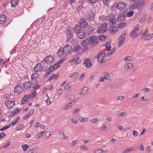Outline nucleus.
<instances>
[{"label":"nucleus","instance_id":"22","mask_svg":"<svg viewBox=\"0 0 153 153\" xmlns=\"http://www.w3.org/2000/svg\"><path fill=\"white\" fill-rule=\"evenodd\" d=\"M30 96L26 95L24 96L22 99L21 102L22 104H25L29 99Z\"/></svg>","mask_w":153,"mask_h":153},{"label":"nucleus","instance_id":"2","mask_svg":"<svg viewBox=\"0 0 153 153\" xmlns=\"http://www.w3.org/2000/svg\"><path fill=\"white\" fill-rule=\"evenodd\" d=\"M54 60V58L53 56L51 55L46 56L42 61L43 67L46 66V65H50Z\"/></svg>","mask_w":153,"mask_h":153},{"label":"nucleus","instance_id":"60","mask_svg":"<svg viewBox=\"0 0 153 153\" xmlns=\"http://www.w3.org/2000/svg\"><path fill=\"white\" fill-rule=\"evenodd\" d=\"M71 84H68L65 86L64 90H68L69 88L71 87Z\"/></svg>","mask_w":153,"mask_h":153},{"label":"nucleus","instance_id":"36","mask_svg":"<svg viewBox=\"0 0 153 153\" xmlns=\"http://www.w3.org/2000/svg\"><path fill=\"white\" fill-rule=\"evenodd\" d=\"M106 20L107 21H110L112 19V18H114L110 14H108L106 16Z\"/></svg>","mask_w":153,"mask_h":153},{"label":"nucleus","instance_id":"8","mask_svg":"<svg viewBox=\"0 0 153 153\" xmlns=\"http://www.w3.org/2000/svg\"><path fill=\"white\" fill-rule=\"evenodd\" d=\"M95 17V14L92 11L87 13L86 18L89 21H92Z\"/></svg>","mask_w":153,"mask_h":153},{"label":"nucleus","instance_id":"11","mask_svg":"<svg viewBox=\"0 0 153 153\" xmlns=\"http://www.w3.org/2000/svg\"><path fill=\"white\" fill-rule=\"evenodd\" d=\"M43 67V66H42L41 64L38 63L35 65L33 69L36 72H39L40 71H42Z\"/></svg>","mask_w":153,"mask_h":153},{"label":"nucleus","instance_id":"37","mask_svg":"<svg viewBox=\"0 0 153 153\" xmlns=\"http://www.w3.org/2000/svg\"><path fill=\"white\" fill-rule=\"evenodd\" d=\"M134 13V12L133 11L131 10L128 12L127 14V17H130L132 16Z\"/></svg>","mask_w":153,"mask_h":153},{"label":"nucleus","instance_id":"33","mask_svg":"<svg viewBox=\"0 0 153 153\" xmlns=\"http://www.w3.org/2000/svg\"><path fill=\"white\" fill-rule=\"evenodd\" d=\"M17 111H14L11 112L9 117H11L19 113L20 111V109H17Z\"/></svg>","mask_w":153,"mask_h":153},{"label":"nucleus","instance_id":"58","mask_svg":"<svg viewBox=\"0 0 153 153\" xmlns=\"http://www.w3.org/2000/svg\"><path fill=\"white\" fill-rule=\"evenodd\" d=\"M63 90L62 88L59 89L57 90V93L59 95H60L62 93Z\"/></svg>","mask_w":153,"mask_h":153},{"label":"nucleus","instance_id":"43","mask_svg":"<svg viewBox=\"0 0 153 153\" xmlns=\"http://www.w3.org/2000/svg\"><path fill=\"white\" fill-rule=\"evenodd\" d=\"M126 66L128 69H130L133 68V65L132 63H127Z\"/></svg>","mask_w":153,"mask_h":153},{"label":"nucleus","instance_id":"12","mask_svg":"<svg viewBox=\"0 0 153 153\" xmlns=\"http://www.w3.org/2000/svg\"><path fill=\"white\" fill-rule=\"evenodd\" d=\"M23 91V89L22 87L19 85L16 86L14 89V92L16 93H17L18 94L22 92Z\"/></svg>","mask_w":153,"mask_h":153},{"label":"nucleus","instance_id":"35","mask_svg":"<svg viewBox=\"0 0 153 153\" xmlns=\"http://www.w3.org/2000/svg\"><path fill=\"white\" fill-rule=\"evenodd\" d=\"M153 37V33L151 34H149L146 36V37L145 39V40H149L151 38Z\"/></svg>","mask_w":153,"mask_h":153},{"label":"nucleus","instance_id":"19","mask_svg":"<svg viewBox=\"0 0 153 153\" xmlns=\"http://www.w3.org/2000/svg\"><path fill=\"white\" fill-rule=\"evenodd\" d=\"M115 49L114 48L112 49L111 51V53H100L101 56L103 57H107L109 56L110 55H111L115 51Z\"/></svg>","mask_w":153,"mask_h":153},{"label":"nucleus","instance_id":"24","mask_svg":"<svg viewBox=\"0 0 153 153\" xmlns=\"http://www.w3.org/2000/svg\"><path fill=\"white\" fill-rule=\"evenodd\" d=\"M81 27L80 25H77L76 26H75L73 28V30L74 32L76 33L79 31H80L81 30Z\"/></svg>","mask_w":153,"mask_h":153},{"label":"nucleus","instance_id":"25","mask_svg":"<svg viewBox=\"0 0 153 153\" xmlns=\"http://www.w3.org/2000/svg\"><path fill=\"white\" fill-rule=\"evenodd\" d=\"M81 48L79 46L76 45L74 47L73 51L75 52H77V53H79L80 51Z\"/></svg>","mask_w":153,"mask_h":153},{"label":"nucleus","instance_id":"4","mask_svg":"<svg viewBox=\"0 0 153 153\" xmlns=\"http://www.w3.org/2000/svg\"><path fill=\"white\" fill-rule=\"evenodd\" d=\"M127 4L126 3L124 2L121 1L117 4H114L111 7L112 8L116 7L118 10L121 11L124 10Z\"/></svg>","mask_w":153,"mask_h":153},{"label":"nucleus","instance_id":"59","mask_svg":"<svg viewBox=\"0 0 153 153\" xmlns=\"http://www.w3.org/2000/svg\"><path fill=\"white\" fill-rule=\"evenodd\" d=\"M71 122L74 123L75 124H77L78 123V120L72 118L70 120Z\"/></svg>","mask_w":153,"mask_h":153},{"label":"nucleus","instance_id":"15","mask_svg":"<svg viewBox=\"0 0 153 153\" xmlns=\"http://www.w3.org/2000/svg\"><path fill=\"white\" fill-rule=\"evenodd\" d=\"M63 49L65 51V52L66 53V54H67L70 52L72 50V47L69 45H67L65 46Z\"/></svg>","mask_w":153,"mask_h":153},{"label":"nucleus","instance_id":"7","mask_svg":"<svg viewBox=\"0 0 153 153\" xmlns=\"http://www.w3.org/2000/svg\"><path fill=\"white\" fill-rule=\"evenodd\" d=\"M107 23L103 24H102L99 28L97 30V32L102 33L105 32L107 30Z\"/></svg>","mask_w":153,"mask_h":153},{"label":"nucleus","instance_id":"3","mask_svg":"<svg viewBox=\"0 0 153 153\" xmlns=\"http://www.w3.org/2000/svg\"><path fill=\"white\" fill-rule=\"evenodd\" d=\"M145 2L143 0H139L136 3H134V4L130 7V9L133 10L134 9L140 8V7H142L145 5Z\"/></svg>","mask_w":153,"mask_h":153},{"label":"nucleus","instance_id":"23","mask_svg":"<svg viewBox=\"0 0 153 153\" xmlns=\"http://www.w3.org/2000/svg\"><path fill=\"white\" fill-rule=\"evenodd\" d=\"M86 30V31L88 34H91L93 32L94 30L92 26L89 25L88 27Z\"/></svg>","mask_w":153,"mask_h":153},{"label":"nucleus","instance_id":"38","mask_svg":"<svg viewBox=\"0 0 153 153\" xmlns=\"http://www.w3.org/2000/svg\"><path fill=\"white\" fill-rule=\"evenodd\" d=\"M22 147L24 151H26L28 148V146L27 144L22 145Z\"/></svg>","mask_w":153,"mask_h":153},{"label":"nucleus","instance_id":"49","mask_svg":"<svg viewBox=\"0 0 153 153\" xmlns=\"http://www.w3.org/2000/svg\"><path fill=\"white\" fill-rule=\"evenodd\" d=\"M36 148H37V147H36L33 148L32 149H31L28 150L27 151V152L28 153H33L34 150L36 149Z\"/></svg>","mask_w":153,"mask_h":153},{"label":"nucleus","instance_id":"21","mask_svg":"<svg viewBox=\"0 0 153 153\" xmlns=\"http://www.w3.org/2000/svg\"><path fill=\"white\" fill-rule=\"evenodd\" d=\"M56 54L57 56L59 57H61L63 54H66V53L65 52V51L63 50V49L61 48L58 50Z\"/></svg>","mask_w":153,"mask_h":153},{"label":"nucleus","instance_id":"18","mask_svg":"<svg viewBox=\"0 0 153 153\" xmlns=\"http://www.w3.org/2000/svg\"><path fill=\"white\" fill-rule=\"evenodd\" d=\"M66 31L68 33V39H70L73 37V32L68 27L67 28Z\"/></svg>","mask_w":153,"mask_h":153},{"label":"nucleus","instance_id":"1","mask_svg":"<svg viewBox=\"0 0 153 153\" xmlns=\"http://www.w3.org/2000/svg\"><path fill=\"white\" fill-rule=\"evenodd\" d=\"M99 41L98 38L95 36H92L87 38L82 42V45L83 46H86L89 44L92 46L96 45L98 43Z\"/></svg>","mask_w":153,"mask_h":153},{"label":"nucleus","instance_id":"47","mask_svg":"<svg viewBox=\"0 0 153 153\" xmlns=\"http://www.w3.org/2000/svg\"><path fill=\"white\" fill-rule=\"evenodd\" d=\"M127 33V31L126 30H125L122 33L121 35L120 36L121 37V38H124V39H125L126 35Z\"/></svg>","mask_w":153,"mask_h":153},{"label":"nucleus","instance_id":"29","mask_svg":"<svg viewBox=\"0 0 153 153\" xmlns=\"http://www.w3.org/2000/svg\"><path fill=\"white\" fill-rule=\"evenodd\" d=\"M19 0H12L11 4L12 7H15L18 4Z\"/></svg>","mask_w":153,"mask_h":153},{"label":"nucleus","instance_id":"63","mask_svg":"<svg viewBox=\"0 0 153 153\" xmlns=\"http://www.w3.org/2000/svg\"><path fill=\"white\" fill-rule=\"evenodd\" d=\"M77 143V141L76 140L73 141L71 143V146L72 147L75 146Z\"/></svg>","mask_w":153,"mask_h":153},{"label":"nucleus","instance_id":"16","mask_svg":"<svg viewBox=\"0 0 153 153\" xmlns=\"http://www.w3.org/2000/svg\"><path fill=\"white\" fill-rule=\"evenodd\" d=\"M78 37L80 39L84 38L85 36V33L83 30H81L80 31L76 33Z\"/></svg>","mask_w":153,"mask_h":153},{"label":"nucleus","instance_id":"56","mask_svg":"<svg viewBox=\"0 0 153 153\" xmlns=\"http://www.w3.org/2000/svg\"><path fill=\"white\" fill-rule=\"evenodd\" d=\"M20 118L19 117H18L17 118V119L16 120H15L14 122L12 123V125L13 126H14L15 124L17 123L19 121V120H20Z\"/></svg>","mask_w":153,"mask_h":153},{"label":"nucleus","instance_id":"64","mask_svg":"<svg viewBox=\"0 0 153 153\" xmlns=\"http://www.w3.org/2000/svg\"><path fill=\"white\" fill-rule=\"evenodd\" d=\"M103 150L102 149H99L95 150V153H102Z\"/></svg>","mask_w":153,"mask_h":153},{"label":"nucleus","instance_id":"42","mask_svg":"<svg viewBox=\"0 0 153 153\" xmlns=\"http://www.w3.org/2000/svg\"><path fill=\"white\" fill-rule=\"evenodd\" d=\"M79 120H80V122H86L88 120V118H83V117H80L79 118Z\"/></svg>","mask_w":153,"mask_h":153},{"label":"nucleus","instance_id":"34","mask_svg":"<svg viewBox=\"0 0 153 153\" xmlns=\"http://www.w3.org/2000/svg\"><path fill=\"white\" fill-rule=\"evenodd\" d=\"M79 59V57H75L71 59L70 62L71 63H76Z\"/></svg>","mask_w":153,"mask_h":153},{"label":"nucleus","instance_id":"6","mask_svg":"<svg viewBox=\"0 0 153 153\" xmlns=\"http://www.w3.org/2000/svg\"><path fill=\"white\" fill-rule=\"evenodd\" d=\"M139 26L138 25L136 26L133 29L130 35V36L133 39L137 37V32L139 31Z\"/></svg>","mask_w":153,"mask_h":153},{"label":"nucleus","instance_id":"31","mask_svg":"<svg viewBox=\"0 0 153 153\" xmlns=\"http://www.w3.org/2000/svg\"><path fill=\"white\" fill-rule=\"evenodd\" d=\"M88 88L87 87H84L82 90L81 93L80 94V95L85 94L88 90Z\"/></svg>","mask_w":153,"mask_h":153},{"label":"nucleus","instance_id":"10","mask_svg":"<svg viewBox=\"0 0 153 153\" xmlns=\"http://www.w3.org/2000/svg\"><path fill=\"white\" fill-rule=\"evenodd\" d=\"M83 64H85V66L87 68H90L92 66L91 61L88 58L84 59L83 62Z\"/></svg>","mask_w":153,"mask_h":153},{"label":"nucleus","instance_id":"26","mask_svg":"<svg viewBox=\"0 0 153 153\" xmlns=\"http://www.w3.org/2000/svg\"><path fill=\"white\" fill-rule=\"evenodd\" d=\"M125 39H124V38L120 37L118 40V47H120L123 44Z\"/></svg>","mask_w":153,"mask_h":153},{"label":"nucleus","instance_id":"5","mask_svg":"<svg viewBox=\"0 0 153 153\" xmlns=\"http://www.w3.org/2000/svg\"><path fill=\"white\" fill-rule=\"evenodd\" d=\"M126 10L121 12L118 16L117 20L119 22H121L124 20L125 19L126 13Z\"/></svg>","mask_w":153,"mask_h":153},{"label":"nucleus","instance_id":"28","mask_svg":"<svg viewBox=\"0 0 153 153\" xmlns=\"http://www.w3.org/2000/svg\"><path fill=\"white\" fill-rule=\"evenodd\" d=\"M58 133L60 135V137L63 139H65L66 138V136L62 130H59L58 131Z\"/></svg>","mask_w":153,"mask_h":153},{"label":"nucleus","instance_id":"41","mask_svg":"<svg viewBox=\"0 0 153 153\" xmlns=\"http://www.w3.org/2000/svg\"><path fill=\"white\" fill-rule=\"evenodd\" d=\"M106 36L104 35H102L99 36V40L101 41L104 40Z\"/></svg>","mask_w":153,"mask_h":153},{"label":"nucleus","instance_id":"9","mask_svg":"<svg viewBox=\"0 0 153 153\" xmlns=\"http://www.w3.org/2000/svg\"><path fill=\"white\" fill-rule=\"evenodd\" d=\"M79 24L82 29L85 28L88 25V23L86 22V20L85 18H83L81 19L79 22Z\"/></svg>","mask_w":153,"mask_h":153},{"label":"nucleus","instance_id":"14","mask_svg":"<svg viewBox=\"0 0 153 153\" xmlns=\"http://www.w3.org/2000/svg\"><path fill=\"white\" fill-rule=\"evenodd\" d=\"M7 19V16L4 14L0 16V25L4 24L6 22Z\"/></svg>","mask_w":153,"mask_h":153},{"label":"nucleus","instance_id":"62","mask_svg":"<svg viewBox=\"0 0 153 153\" xmlns=\"http://www.w3.org/2000/svg\"><path fill=\"white\" fill-rule=\"evenodd\" d=\"M138 149L140 151H143L144 150V147L143 144L141 143L140 146L139 147Z\"/></svg>","mask_w":153,"mask_h":153},{"label":"nucleus","instance_id":"51","mask_svg":"<svg viewBox=\"0 0 153 153\" xmlns=\"http://www.w3.org/2000/svg\"><path fill=\"white\" fill-rule=\"evenodd\" d=\"M105 78L106 80H110V76L108 73L105 75Z\"/></svg>","mask_w":153,"mask_h":153},{"label":"nucleus","instance_id":"57","mask_svg":"<svg viewBox=\"0 0 153 153\" xmlns=\"http://www.w3.org/2000/svg\"><path fill=\"white\" fill-rule=\"evenodd\" d=\"M51 72H51V71H50L48 70L46 73L44 77L45 78H46L50 74Z\"/></svg>","mask_w":153,"mask_h":153},{"label":"nucleus","instance_id":"53","mask_svg":"<svg viewBox=\"0 0 153 153\" xmlns=\"http://www.w3.org/2000/svg\"><path fill=\"white\" fill-rule=\"evenodd\" d=\"M23 126H24L23 124L20 125L16 128V130H19L22 129Z\"/></svg>","mask_w":153,"mask_h":153},{"label":"nucleus","instance_id":"55","mask_svg":"<svg viewBox=\"0 0 153 153\" xmlns=\"http://www.w3.org/2000/svg\"><path fill=\"white\" fill-rule=\"evenodd\" d=\"M126 114V113H125L124 112H120V113H118L117 114V115L118 117H124L125 116V114Z\"/></svg>","mask_w":153,"mask_h":153},{"label":"nucleus","instance_id":"13","mask_svg":"<svg viewBox=\"0 0 153 153\" xmlns=\"http://www.w3.org/2000/svg\"><path fill=\"white\" fill-rule=\"evenodd\" d=\"M5 104L8 108H10L13 107L15 105V102L13 101H6Z\"/></svg>","mask_w":153,"mask_h":153},{"label":"nucleus","instance_id":"20","mask_svg":"<svg viewBox=\"0 0 153 153\" xmlns=\"http://www.w3.org/2000/svg\"><path fill=\"white\" fill-rule=\"evenodd\" d=\"M23 86L25 89L26 90L28 88H30L31 85L30 82H26L23 84Z\"/></svg>","mask_w":153,"mask_h":153},{"label":"nucleus","instance_id":"50","mask_svg":"<svg viewBox=\"0 0 153 153\" xmlns=\"http://www.w3.org/2000/svg\"><path fill=\"white\" fill-rule=\"evenodd\" d=\"M99 19L100 20L104 21L105 20H106V18L105 16L102 15L101 16H100Z\"/></svg>","mask_w":153,"mask_h":153},{"label":"nucleus","instance_id":"27","mask_svg":"<svg viewBox=\"0 0 153 153\" xmlns=\"http://www.w3.org/2000/svg\"><path fill=\"white\" fill-rule=\"evenodd\" d=\"M126 25L127 24L126 22H122L119 23L117 25V27L119 29H120L126 26Z\"/></svg>","mask_w":153,"mask_h":153},{"label":"nucleus","instance_id":"30","mask_svg":"<svg viewBox=\"0 0 153 153\" xmlns=\"http://www.w3.org/2000/svg\"><path fill=\"white\" fill-rule=\"evenodd\" d=\"M110 22L109 23V25H110V27L113 26V25H114L116 24V21L114 18H112L111 20L110 21Z\"/></svg>","mask_w":153,"mask_h":153},{"label":"nucleus","instance_id":"52","mask_svg":"<svg viewBox=\"0 0 153 153\" xmlns=\"http://www.w3.org/2000/svg\"><path fill=\"white\" fill-rule=\"evenodd\" d=\"M132 149V148H127L124 150L123 153H127L130 151Z\"/></svg>","mask_w":153,"mask_h":153},{"label":"nucleus","instance_id":"48","mask_svg":"<svg viewBox=\"0 0 153 153\" xmlns=\"http://www.w3.org/2000/svg\"><path fill=\"white\" fill-rule=\"evenodd\" d=\"M71 105H68V104H65L63 107V109L66 110L70 108Z\"/></svg>","mask_w":153,"mask_h":153},{"label":"nucleus","instance_id":"54","mask_svg":"<svg viewBox=\"0 0 153 153\" xmlns=\"http://www.w3.org/2000/svg\"><path fill=\"white\" fill-rule=\"evenodd\" d=\"M80 148L81 149L83 150H87L88 149V148L85 145L81 146Z\"/></svg>","mask_w":153,"mask_h":153},{"label":"nucleus","instance_id":"32","mask_svg":"<svg viewBox=\"0 0 153 153\" xmlns=\"http://www.w3.org/2000/svg\"><path fill=\"white\" fill-rule=\"evenodd\" d=\"M37 74H33L31 77V80L32 81H36V82H37Z\"/></svg>","mask_w":153,"mask_h":153},{"label":"nucleus","instance_id":"46","mask_svg":"<svg viewBox=\"0 0 153 153\" xmlns=\"http://www.w3.org/2000/svg\"><path fill=\"white\" fill-rule=\"evenodd\" d=\"M100 130L106 131V127L105 124L103 123L102 126L100 127Z\"/></svg>","mask_w":153,"mask_h":153},{"label":"nucleus","instance_id":"40","mask_svg":"<svg viewBox=\"0 0 153 153\" xmlns=\"http://www.w3.org/2000/svg\"><path fill=\"white\" fill-rule=\"evenodd\" d=\"M79 74L76 72L75 73L73 74H72L71 77L73 79H75L79 76Z\"/></svg>","mask_w":153,"mask_h":153},{"label":"nucleus","instance_id":"39","mask_svg":"<svg viewBox=\"0 0 153 153\" xmlns=\"http://www.w3.org/2000/svg\"><path fill=\"white\" fill-rule=\"evenodd\" d=\"M43 133L44 134V136L46 137H49L51 134V132L50 131H48L45 133L43 132Z\"/></svg>","mask_w":153,"mask_h":153},{"label":"nucleus","instance_id":"44","mask_svg":"<svg viewBox=\"0 0 153 153\" xmlns=\"http://www.w3.org/2000/svg\"><path fill=\"white\" fill-rule=\"evenodd\" d=\"M146 19V15L143 16L141 18V19L140 20V22L141 23H143L144 22V21Z\"/></svg>","mask_w":153,"mask_h":153},{"label":"nucleus","instance_id":"17","mask_svg":"<svg viewBox=\"0 0 153 153\" xmlns=\"http://www.w3.org/2000/svg\"><path fill=\"white\" fill-rule=\"evenodd\" d=\"M108 30L111 33L114 34L117 32L118 29L117 26H115L110 27Z\"/></svg>","mask_w":153,"mask_h":153},{"label":"nucleus","instance_id":"45","mask_svg":"<svg viewBox=\"0 0 153 153\" xmlns=\"http://www.w3.org/2000/svg\"><path fill=\"white\" fill-rule=\"evenodd\" d=\"M80 109L79 108H76L72 111V113L73 114H75L78 112Z\"/></svg>","mask_w":153,"mask_h":153},{"label":"nucleus","instance_id":"61","mask_svg":"<svg viewBox=\"0 0 153 153\" xmlns=\"http://www.w3.org/2000/svg\"><path fill=\"white\" fill-rule=\"evenodd\" d=\"M103 2L104 3V4L105 5H107L109 2H110L111 0H102Z\"/></svg>","mask_w":153,"mask_h":153}]
</instances>
